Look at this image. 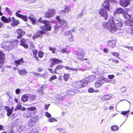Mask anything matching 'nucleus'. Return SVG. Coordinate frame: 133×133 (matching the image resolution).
<instances>
[{
	"instance_id": "obj_9",
	"label": "nucleus",
	"mask_w": 133,
	"mask_h": 133,
	"mask_svg": "<svg viewBox=\"0 0 133 133\" xmlns=\"http://www.w3.org/2000/svg\"><path fill=\"white\" fill-rule=\"evenodd\" d=\"M105 78L103 76L101 77L95 84L96 88H98L102 85L104 83Z\"/></svg>"
},
{
	"instance_id": "obj_61",
	"label": "nucleus",
	"mask_w": 133,
	"mask_h": 133,
	"mask_svg": "<svg viewBox=\"0 0 133 133\" xmlns=\"http://www.w3.org/2000/svg\"><path fill=\"white\" fill-rule=\"evenodd\" d=\"M50 105V104H45L44 105V108L45 109L47 110L48 109V108L49 107V106Z\"/></svg>"
},
{
	"instance_id": "obj_10",
	"label": "nucleus",
	"mask_w": 133,
	"mask_h": 133,
	"mask_svg": "<svg viewBox=\"0 0 133 133\" xmlns=\"http://www.w3.org/2000/svg\"><path fill=\"white\" fill-rule=\"evenodd\" d=\"M46 32L44 31L43 30H38L36 32L35 35L33 36L32 37L33 39L34 40L37 38H39L40 36L42 37L43 36V34H45Z\"/></svg>"
},
{
	"instance_id": "obj_63",
	"label": "nucleus",
	"mask_w": 133,
	"mask_h": 133,
	"mask_svg": "<svg viewBox=\"0 0 133 133\" xmlns=\"http://www.w3.org/2000/svg\"><path fill=\"white\" fill-rule=\"evenodd\" d=\"M48 70H49L50 72L52 74H53L54 73V71H53V70L52 68H49Z\"/></svg>"
},
{
	"instance_id": "obj_8",
	"label": "nucleus",
	"mask_w": 133,
	"mask_h": 133,
	"mask_svg": "<svg viewBox=\"0 0 133 133\" xmlns=\"http://www.w3.org/2000/svg\"><path fill=\"white\" fill-rule=\"evenodd\" d=\"M50 60L52 62L49 65V67L51 68L54 65L57 64L62 62V60H60L59 59L56 58L50 59Z\"/></svg>"
},
{
	"instance_id": "obj_17",
	"label": "nucleus",
	"mask_w": 133,
	"mask_h": 133,
	"mask_svg": "<svg viewBox=\"0 0 133 133\" xmlns=\"http://www.w3.org/2000/svg\"><path fill=\"white\" fill-rule=\"evenodd\" d=\"M64 67V66L62 65H57L54 70V73L56 74H58V72L60 71Z\"/></svg>"
},
{
	"instance_id": "obj_37",
	"label": "nucleus",
	"mask_w": 133,
	"mask_h": 133,
	"mask_svg": "<svg viewBox=\"0 0 133 133\" xmlns=\"http://www.w3.org/2000/svg\"><path fill=\"white\" fill-rule=\"evenodd\" d=\"M118 126L116 125H113L111 127V129L114 131L118 130Z\"/></svg>"
},
{
	"instance_id": "obj_42",
	"label": "nucleus",
	"mask_w": 133,
	"mask_h": 133,
	"mask_svg": "<svg viewBox=\"0 0 133 133\" xmlns=\"http://www.w3.org/2000/svg\"><path fill=\"white\" fill-rule=\"evenodd\" d=\"M72 34L70 33V32L69 31H65L64 33V35L65 37H67L69 36H70V34Z\"/></svg>"
},
{
	"instance_id": "obj_43",
	"label": "nucleus",
	"mask_w": 133,
	"mask_h": 133,
	"mask_svg": "<svg viewBox=\"0 0 133 133\" xmlns=\"http://www.w3.org/2000/svg\"><path fill=\"white\" fill-rule=\"evenodd\" d=\"M130 111L128 110L127 111H123L121 113V114L123 115H127V117H128V115L129 114Z\"/></svg>"
},
{
	"instance_id": "obj_46",
	"label": "nucleus",
	"mask_w": 133,
	"mask_h": 133,
	"mask_svg": "<svg viewBox=\"0 0 133 133\" xmlns=\"http://www.w3.org/2000/svg\"><path fill=\"white\" fill-rule=\"evenodd\" d=\"M49 121L50 122H53L54 121L57 122V120L56 119L51 117L49 119Z\"/></svg>"
},
{
	"instance_id": "obj_49",
	"label": "nucleus",
	"mask_w": 133,
	"mask_h": 133,
	"mask_svg": "<svg viewBox=\"0 0 133 133\" xmlns=\"http://www.w3.org/2000/svg\"><path fill=\"white\" fill-rule=\"evenodd\" d=\"M30 48L31 49H34L35 48V46L34 45L33 43L31 42H30L29 43Z\"/></svg>"
},
{
	"instance_id": "obj_16",
	"label": "nucleus",
	"mask_w": 133,
	"mask_h": 133,
	"mask_svg": "<svg viewBox=\"0 0 133 133\" xmlns=\"http://www.w3.org/2000/svg\"><path fill=\"white\" fill-rule=\"evenodd\" d=\"M33 55V57L35 58L36 61H39L40 60L39 59L37 56V54L38 53L37 50L36 49L32 50H31Z\"/></svg>"
},
{
	"instance_id": "obj_39",
	"label": "nucleus",
	"mask_w": 133,
	"mask_h": 133,
	"mask_svg": "<svg viewBox=\"0 0 133 133\" xmlns=\"http://www.w3.org/2000/svg\"><path fill=\"white\" fill-rule=\"evenodd\" d=\"M57 78V77L55 75H52L51 76V77H50L49 80L48 81L50 82H51L53 80L56 79Z\"/></svg>"
},
{
	"instance_id": "obj_1",
	"label": "nucleus",
	"mask_w": 133,
	"mask_h": 133,
	"mask_svg": "<svg viewBox=\"0 0 133 133\" xmlns=\"http://www.w3.org/2000/svg\"><path fill=\"white\" fill-rule=\"evenodd\" d=\"M123 23L120 20H114L113 17L110 18L107 22L103 24V27L108 29L112 33H114L117 30L121 29Z\"/></svg>"
},
{
	"instance_id": "obj_57",
	"label": "nucleus",
	"mask_w": 133,
	"mask_h": 133,
	"mask_svg": "<svg viewBox=\"0 0 133 133\" xmlns=\"http://www.w3.org/2000/svg\"><path fill=\"white\" fill-rule=\"evenodd\" d=\"M45 115L48 118H50L51 116V115L48 112H46Z\"/></svg>"
},
{
	"instance_id": "obj_14",
	"label": "nucleus",
	"mask_w": 133,
	"mask_h": 133,
	"mask_svg": "<svg viewBox=\"0 0 133 133\" xmlns=\"http://www.w3.org/2000/svg\"><path fill=\"white\" fill-rule=\"evenodd\" d=\"M4 108L7 111V115L8 117H9L12 114L14 109L13 107H12L10 109L9 107L7 106H5L4 107Z\"/></svg>"
},
{
	"instance_id": "obj_2",
	"label": "nucleus",
	"mask_w": 133,
	"mask_h": 133,
	"mask_svg": "<svg viewBox=\"0 0 133 133\" xmlns=\"http://www.w3.org/2000/svg\"><path fill=\"white\" fill-rule=\"evenodd\" d=\"M1 21L4 23H9L10 22V25L12 27L17 26L20 23L19 20H16L14 17H10L7 18L4 16H3L1 17Z\"/></svg>"
},
{
	"instance_id": "obj_64",
	"label": "nucleus",
	"mask_w": 133,
	"mask_h": 133,
	"mask_svg": "<svg viewBox=\"0 0 133 133\" xmlns=\"http://www.w3.org/2000/svg\"><path fill=\"white\" fill-rule=\"evenodd\" d=\"M18 105H19L18 106V105H17V109L20 110L21 105L20 104H18Z\"/></svg>"
},
{
	"instance_id": "obj_12",
	"label": "nucleus",
	"mask_w": 133,
	"mask_h": 133,
	"mask_svg": "<svg viewBox=\"0 0 133 133\" xmlns=\"http://www.w3.org/2000/svg\"><path fill=\"white\" fill-rule=\"evenodd\" d=\"M121 6L124 7L128 6L130 3L129 0H121L119 2Z\"/></svg>"
},
{
	"instance_id": "obj_3",
	"label": "nucleus",
	"mask_w": 133,
	"mask_h": 133,
	"mask_svg": "<svg viewBox=\"0 0 133 133\" xmlns=\"http://www.w3.org/2000/svg\"><path fill=\"white\" fill-rule=\"evenodd\" d=\"M86 84L84 81H80L74 82L72 85L74 88L79 89L85 87Z\"/></svg>"
},
{
	"instance_id": "obj_55",
	"label": "nucleus",
	"mask_w": 133,
	"mask_h": 133,
	"mask_svg": "<svg viewBox=\"0 0 133 133\" xmlns=\"http://www.w3.org/2000/svg\"><path fill=\"white\" fill-rule=\"evenodd\" d=\"M6 132L7 133H14L13 130L11 129H8Z\"/></svg>"
},
{
	"instance_id": "obj_24",
	"label": "nucleus",
	"mask_w": 133,
	"mask_h": 133,
	"mask_svg": "<svg viewBox=\"0 0 133 133\" xmlns=\"http://www.w3.org/2000/svg\"><path fill=\"white\" fill-rule=\"evenodd\" d=\"M112 96L110 94L104 95L101 98V99L103 101H105L110 99Z\"/></svg>"
},
{
	"instance_id": "obj_44",
	"label": "nucleus",
	"mask_w": 133,
	"mask_h": 133,
	"mask_svg": "<svg viewBox=\"0 0 133 133\" xmlns=\"http://www.w3.org/2000/svg\"><path fill=\"white\" fill-rule=\"evenodd\" d=\"M49 50L51 51L52 54H54L56 50V49L55 48H53L50 47H49Z\"/></svg>"
},
{
	"instance_id": "obj_31",
	"label": "nucleus",
	"mask_w": 133,
	"mask_h": 133,
	"mask_svg": "<svg viewBox=\"0 0 133 133\" xmlns=\"http://www.w3.org/2000/svg\"><path fill=\"white\" fill-rule=\"evenodd\" d=\"M23 115L24 117L26 118H29L31 117V113L29 111L26 113H24Z\"/></svg>"
},
{
	"instance_id": "obj_47",
	"label": "nucleus",
	"mask_w": 133,
	"mask_h": 133,
	"mask_svg": "<svg viewBox=\"0 0 133 133\" xmlns=\"http://www.w3.org/2000/svg\"><path fill=\"white\" fill-rule=\"evenodd\" d=\"M70 8L69 6H65L64 8V10L65 11V12L66 14H68L69 11L70 10Z\"/></svg>"
},
{
	"instance_id": "obj_45",
	"label": "nucleus",
	"mask_w": 133,
	"mask_h": 133,
	"mask_svg": "<svg viewBox=\"0 0 133 133\" xmlns=\"http://www.w3.org/2000/svg\"><path fill=\"white\" fill-rule=\"evenodd\" d=\"M112 55L114 56H115L117 57L118 58H119V54L116 52H112L111 53Z\"/></svg>"
},
{
	"instance_id": "obj_11",
	"label": "nucleus",
	"mask_w": 133,
	"mask_h": 133,
	"mask_svg": "<svg viewBox=\"0 0 133 133\" xmlns=\"http://www.w3.org/2000/svg\"><path fill=\"white\" fill-rule=\"evenodd\" d=\"M16 32L18 35V36L16 38L18 39L22 38V36H24L25 34L24 31L21 29H17L16 30Z\"/></svg>"
},
{
	"instance_id": "obj_5",
	"label": "nucleus",
	"mask_w": 133,
	"mask_h": 133,
	"mask_svg": "<svg viewBox=\"0 0 133 133\" xmlns=\"http://www.w3.org/2000/svg\"><path fill=\"white\" fill-rule=\"evenodd\" d=\"M107 43L109 47L114 48L116 46L117 44V40L116 39L114 38L111 40L107 41Z\"/></svg>"
},
{
	"instance_id": "obj_13",
	"label": "nucleus",
	"mask_w": 133,
	"mask_h": 133,
	"mask_svg": "<svg viewBox=\"0 0 133 133\" xmlns=\"http://www.w3.org/2000/svg\"><path fill=\"white\" fill-rule=\"evenodd\" d=\"M67 92L69 95L72 96L75 94L78 93L79 92V91L77 89L72 90L70 88L67 90Z\"/></svg>"
},
{
	"instance_id": "obj_52",
	"label": "nucleus",
	"mask_w": 133,
	"mask_h": 133,
	"mask_svg": "<svg viewBox=\"0 0 133 133\" xmlns=\"http://www.w3.org/2000/svg\"><path fill=\"white\" fill-rule=\"evenodd\" d=\"M47 74L45 72L42 75L40 76H38V77H43V78H46L47 76Z\"/></svg>"
},
{
	"instance_id": "obj_34",
	"label": "nucleus",
	"mask_w": 133,
	"mask_h": 133,
	"mask_svg": "<svg viewBox=\"0 0 133 133\" xmlns=\"http://www.w3.org/2000/svg\"><path fill=\"white\" fill-rule=\"evenodd\" d=\"M124 11V10L121 8H117L115 12L117 14L123 13Z\"/></svg>"
},
{
	"instance_id": "obj_29",
	"label": "nucleus",
	"mask_w": 133,
	"mask_h": 133,
	"mask_svg": "<svg viewBox=\"0 0 133 133\" xmlns=\"http://www.w3.org/2000/svg\"><path fill=\"white\" fill-rule=\"evenodd\" d=\"M4 48L7 50H9L11 49V44L9 42H6L4 46Z\"/></svg>"
},
{
	"instance_id": "obj_36",
	"label": "nucleus",
	"mask_w": 133,
	"mask_h": 133,
	"mask_svg": "<svg viewBox=\"0 0 133 133\" xmlns=\"http://www.w3.org/2000/svg\"><path fill=\"white\" fill-rule=\"evenodd\" d=\"M63 79L65 81H66L69 78V74H65L63 76Z\"/></svg>"
},
{
	"instance_id": "obj_4",
	"label": "nucleus",
	"mask_w": 133,
	"mask_h": 133,
	"mask_svg": "<svg viewBox=\"0 0 133 133\" xmlns=\"http://www.w3.org/2000/svg\"><path fill=\"white\" fill-rule=\"evenodd\" d=\"M45 23H44V25L41 26L39 27V29L41 30H43L45 32L46 31H50L52 29L51 26L50 25V22L46 20Z\"/></svg>"
},
{
	"instance_id": "obj_56",
	"label": "nucleus",
	"mask_w": 133,
	"mask_h": 133,
	"mask_svg": "<svg viewBox=\"0 0 133 133\" xmlns=\"http://www.w3.org/2000/svg\"><path fill=\"white\" fill-rule=\"evenodd\" d=\"M57 130H58L59 132V133H66V132L65 131H64L63 132L61 133L60 132H61V131L63 130H64V129L63 128H58L57 129Z\"/></svg>"
},
{
	"instance_id": "obj_28",
	"label": "nucleus",
	"mask_w": 133,
	"mask_h": 133,
	"mask_svg": "<svg viewBox=\"0 0 133 133\" xmlns=\"http://www.w3.org/2000/svg\"><path fill=\"white\" fill-rule=\"evenodd\" d=\"M28 96L26 94H25L22 96L21 100L22 101L24 102H25L28 100Z\"/></svg>"
},
{
	"instance_id": "obj_48",
	"label": "nucleus",
	"mask_w": 133,
	"mask_h": 133,
	"mask_svg": "<svg viewBox=\"0 0 133 133\" xmlns=\"http://www.w3.org/2000/svg\"><path fill=\"white\" fill-rule=\"evenodd\" d=\"M42 18L40 17L38 20V22L40 23H42L43 24L45 23L46 22V20H42Z\"/></svg>"
},
{
	"instance_id": "obj_41",
	"label": "nucleus",
	"mask_w": 133,
	"mask_h": 133,
	"mask_svg": "<svg viewBox=\"0 0 133 133\" xmlns=\"http://www.w3.org/2000/svg\"><path fill=\"white\" fill-rule=\"evenodd\" d=\"M27 110L30 111H34L36 110V107H34L27 108Z\"/></svg>"
},
{
	"instance_id": "obj_32",
	"label": "nucleus",
	"mask_w": 133,
	"mask_h": 133,
	"mask_svg": "<svg viewBox=\"0 0 133 133\" xmlns=\"http://www.w3.org/2000/svg\"><path fill=\"white\" fill-rule=\"evenodd\" d=\"M84 54L83 53L77 54V58L79 60L82 61L84 60Z\"/></svg>"
},
{
	"instance_id": "obj_7",
	"label": "nucleus",
	"mask_w": 133,
	"mask_h": 133,
	"mask_svg": "<svg viewBox=\"0 0 133 133\" xmlns=\"http://www.w3.org/2000/svg\"><path fill=\"white\" fill-rule=\"evenodd\" d=\"M98 13L101 16L103 17L104 18L105 20L107 19L108 16L107 11L105 9L102 8L100 9L99 10Z\"/></svg>"
},
{
	"instance_id": "obj_21",
	"label": "nucleus",
	"mask_w": 133,
	"mask_h": 133,
	"mask_svg": "<svg viewBox=\"0 0 133 133\" xmlns=\"http://www.w3.org/2000/svg\"><path fill=\"white\" fill-rule=\"evenodd\" d=\"M5 54L2 51H0V64H3L4 63Z\"/></svg>"
},
{
	"instance_id": "obj_6",
	"label": "nucleus",
	"mask_w": 133,
	"mask_h": 133,
	"mask_svg": "<svg viewBox=\"0 0 133 133\" xmlns=\"http://www.w3.org/2000/svg\"><path fill=\"white\" fill-rule=\"evenodd\" d=\"M55 10L53 9H50L45 12L44 16L46 18H49L51 17L54 16L55 14Z\"/></svg>"
},
{
	"instance_id": "obj_59",
	"label": "nucleus",
	"mask_w": 133,
	"mask_h": 133,
	"mask_svg": "<svg viewBox=\"0 0 133 133\" xmlns=\"http://www.w3.org/2000/svg\"><path fill=\"white\" fill-rule=\"evenodd\" d=\"M21 89L19 88L16 89L15 90V93L16 94H19L21 92Z\"/></svg>"
},
{
	"instance_id": "obj_20",
	"label": "nucleus",
	"mask_w": 133,
	"mask_h": 133,
	"mask_svg": "<svg viewBox=\"0 0 133 133\" xmlns=\"http://www.w3.org/2000/svg\"><path fill=\"white\" fill-rule=\"evenodd\" d=\"M125 23L127 25L131 26V30L132 32H133V16L132 20L126 21Z\"/></svg>"
},
{
	"instance_id": "obj_58",
	"label": "nucleus",
	"mask_w": 133,
	"mask_h": 133,
	"mask_svg": "<svg viewBox=\"0 0 133 133\" xmlns=\"http://www.w3.org/2000/svg\"><path fill=\"white\" fill-rule=\"evenodd\" d=\"M108 77L109 79H112L115 76L114 75H109Z\"/></svg>"
},
{
	"instance_id": "obj_40",
	"label": "nucleus",
	"mask_w": 133,
	"mask_h": 133,
	"mask_svg": "<svg viewBox=\"0 0 133 133\" xmlns=\"http://www.w3.org/2000/svg\"><path fill=\"white\" fill-rule=\"evenodd\" d=\"M36 124V123H34L33 122H32V121H30L28 124V125L29 126L31 127L34 126Z\"/></svg>"
},
{
	"instance_id": "obj_53",
	"label": "nucleus",
	"mask_w": 133,
	"mask_h": 133,
	"mask_svg": "<svg viewBox=\"0 0 133 133\" xmlns=\"http://www.w3.org/2000/svg\"><path fill=\"white\" fill-rule=\"evenodd\" d=\"M111 60L113 62H114L115 63H118L119 62V61L116 60L114 58H112L111 59Z\"/></svg>"
},
{
	"instance_id": "obj_18",
	"label": "nucleus",
	"mask_w": 133,
	"mask_h": 133,
	"mask_svg": "<svg viewBox=\"0 0 133 133\" xmlns=\"http://www.w3.org/2000/svg\"><path fill=\"white\" fill-rule=\"evenodd\" d=\"M15 15L16 17L21 18L24 21L26 22L27 21V17L26 16L20 14L17 12H16Z\"/></svg>"
},
{
	"instance_id": "obj_33",
	"label": "nucleus",
	"mask_w": 133,
	"mask_h": 133,
	"mask_svg": "<svg viewBox=\"0 0 133 133\" xmlns=\"http://www.w3.org/2000/svg\"><path fill=\"white\" fill-rule=\"evenodd\" d=\"M131 17L132 15H129L127 13H125L124 15V18L126 19H127L125 21H126L130 20V19H129L131 18Z\"/></svg>"
},
{
	"instance_id": "obj_54",
	"label": "nucleus",
	"mask_w": 133,
	"mask_h": 133,
	"mask_svg": "<svg viewBox=\"0 0 133 133\" xmlns=\"http://www.w3.org/2000/svg\"><path fill=\"white\" fill-rule=\"evenodd\" d=\"M55 18L58 21V23H59L61 21V19L59 16H56Z\"/></svg>"
},
{
	"instance_id": "obj_23",
	"label": "nucleus",
	"mask_w": 133,
	"mask_h": 133,
	"mask_svg": "<svg viewBox=\"0 0 133 133\" xmlns=\"http://www.w3.org/2000/svg\"><path fill=\"white\" fill-rule=\"evenodd\" d=\"M24 61L23 58L18 60H16L14 61L15 64L17 66L18 65H22L24 62Z\"/></svg>"
},
{
	"instance_id": "obj_26",
	"label": "nucleus",
	"mask_w": 133,
	"mask_h": 133,
	"mask_svg": "<svg viewBox=\"0 0 133 133\" xmlns=\"http://www.w3.org/2000/svg\"><path fill=\"white\" fill-rule=\"evenodd\" d=\"M96 79V76L94 75H91L88 77L87 79L88 82H91Z\"/></svg>"
},
{
	"instance_id": "obj_38",
	"label": "nucleus",
	"mask_w": 133,
	"mask_h": 133,
	"mask_svg": "<svg viewBox=\"0 0 133 133\" xmlns=\"http://www.w3.org/2000/svg\"><path fill=\"white\" fill-rule=\"evenodd\" d=\"M5 10L6 12L10 15H12V11L10 10V9L7 7H6Z\"/></svg>"
},
{
	"instance_id": "obj_30",
	"label": "nucleus",
	"mask_w": 133,
	"mask_h": 133,
	"mask_svg": "<svg viewBox=\"0 0 133 133\" xmlns=\"http://www.w3.org/2000/svg\"><path fill=\"white\" fill-rule=\"evenodd\" d=\"M39 118L38 115H36L35 117H32L30 120V121H32L34 123H36L39 120Z\"/></svg>"
},
{
	"instance_id": "obj_35",
	"label": "nucleus",
	"mask_w": 133,
	"mask_h": 133,
	"mask_svg": "<svg viewBox=\"0 0 133 133\" xmlns=\"http://www.w3.org/2000/svg\"><path fill=\"white\" fill-rule=\"evenodd\" d=\"M38 58H41L43 57L44 56V53L43 51L41 50L39 51L38 52Z\"/></svg>"
},
{
	"instance_id": "obj_22",
	"label": "nucleus",
	"mask_w": 133,
	"mask_h": 133,
	"mask_svg": "<svg viewBox=\"0 0 133 133\" xmlns=\"http://www.w3.org/2000/svg\"><path fill=\"white\" fill-rule=\"evenodd\" d=\"M60 27H65L67 25V22L64 19L62 18L61 21L59 23Z\"/></svg>"
},
{
	"instance_id": "obj_51",
	"label": "nucleus",
	"mask_w": 133,
	"mask_h": 133,
	"mask_svg": "<svg viewBox=\"0 0 133 133\" xmlns=\"http://www.w3.org/2000/svg\"><path fill=\"white\" fill-rule=\"evenodd\" d=\"M70 37L68 39L70 42H72L74 41L73 36L72 34H70Z\"/></svg>"
},
{
	"instance_id": "obj_60",
	"label": "nucleus",
	"mask_w": 133,
	"mask_h": 133,
	"mask_svg": "<svg viewBox=\"0 0 133 133\" xmlns=\"http://www.w3.org/2000/svg\"><path fill=\"white\" fill-rule=\"evenodd\" d=\"M43 70L42 68H38L37 69V71L38 72H41L43 71Z\"/></svg>"
},
{
	"instance_id": "obj_15",
	"label": "nucleus",
	"mask_w": 133,
	"mask_h": 133,
	"mask_svg": "<svg viewBox=\"0 0 133 133\" xmlns=\"http://www.w3.org/2000/svg\"><path fill=\"white\" fill-rule=\"evenodd\" d=\"M26 39L24 38H22L20 40V44L23 46L25 49H27L29 48L28 45L25 43Z\"/></svg>"
},
{
	"instance_id": "obj_27",
	"label": "nucleus",
	"mask_w": 133,
	"mask_h": 133,
	"mask_svg": "<svg viewBox=\"0 0 133 133\" xmlns=\"http://www.w3.org/2000/svg\"><path fill=\"white\" fill-rule=\"evenodd\" d=\"M28 18L31 21L33 24L36 25V21L33 16L32 17L31 16H29Z\"/></svg>"
},
{
	"instance_id": "obj_25",
	"label": "nucleus",
	"mask_w": 133,
	"mask_h": 133,
	"mask_svg": "<svg viewBox=\"0 0 133 133\" xmlns=\"http://www.w3.org/2000/svg\"><path fill=\"white\" fill-rule=\"evenodd\" d=\"M18 73L21 76H23L26 75L28 72L25 69H22L19 70Z\"/></svg>"
},
{
	"instance_id": "obj_50",
	"label": "nucleus",
	"mask_w": 133,
	"mask_h": 133,
	"mask_svg": "<svg viewBox=\"0 0 133 133\" xmlns=\"http://www.w3.org/2000/svg\"><path fill=\"white\" fill-rule=\"evenodd\" d=\"M94 91L95 90L92 87L88 89V92L90 93L94 92Z\"/></svg>"
},
{
	"instance_id": "obj_19",
	"label": "nucleus",
	"mask_w": 133,
	"mask_h": 133,
	"mask_svg": "<svg viewBox=\"0 0 133 133\" xmlns=\"http://www.w3.org/2000/svg\"><path fill=\"white\" fill-rule=\"evenodd\" d=\"M102 6L108 11L109 10V0H105L102 4Z\"/></svg>"
},
{
	"instance_id": "obj_62",
	"label": "nucleus",
	"mask_w": 133,
	"mask_h": 133,
	"mask_svg": "<svg viewBox=\"0 0 133 133\" xmlns=\"http://www.w3.org/2000/svg\"><path fill=\"white\" fill-rule=\"evenodd\" d=\"M109 51V49L107 48H104L103 50V51L105 53H107Z\"/></svg>"
}]
</instances>
